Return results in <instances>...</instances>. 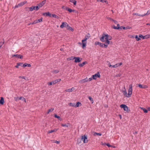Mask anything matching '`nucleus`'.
Instances as JSON below:
<instances>
[{
  "label": "nucleus",
  "mask_w": 150,
  "mask_h": 150,
  "mask_svg": "<svg viewBox=\"0 0 150 150\" xmlns=\"http://www.w3.org/2000/svg\"><path fill=\"white\" fill-rule=\"evenodd\" d=\"M132 85L131 84L129 85V88L128 90V93L127 95V92L125 90L124 91H123V93L124 95H126V96L127 97H129L131 96L132 94Z\"/></svg>",
  "instance_id": "nucleus-1"
},
{
  "label": "nucleus",
  "mask_w": 150,
  "mask_h": 150,
  "mask_svg": "<svg viewBox=\"0 0 150 150\" xmlns=\"http://www.w3.org/2000/svg\"><path fill=\"white\" fill-rule=\"evenodd\" d=\"M104 38L105 40H111L112 38V37L108 34L103 33L102 35V37L100 38V40L101 42H104L105 41Z\"/></svg>",
  "instance_id": "nucleus-2"
},
{
  "label": "nucleus",
  "mask_w": 150,
  "mask_h": 150,
  "mask_svg": "<svg viewBox=\"0 0 150 150\" xmlns=\"http://www.w3.org/2000/svg\"><path fill=\"white\" fill-rule=\"evenodd\" d=\"M82 140L84 143H86L88 142L87 136L86 134L81 136V138H78L77 139V142L78 144L81 143V140Z\"/></svg>",
  "instance_id": "nucleus-3"
},
{
  "label": "nucleus",
  "mask_w": 150,
  "mask_h": 150,
  "mask_svg": "<svg viewBox=\"0 0 150 150\" xmlns=\"http://www.w3.org/2000/svg\"><path fill=\"white\" fill-rule=\"evenodd\" d=\"M100 75L99 72H98L97 73L92 76V77L93 79L94 80L96 79L97 78H100Z\"/></svg>",
  "instance_id": "nucleus-4"
},
{
  "label": "nucleus",
  "mask_w": 150,
  "mask_h": 150,
  "mask_svg": "<svg viewBox=\"0 0 150 150\" xmlns=\"http://www.w3.org/2000/svg\"><path fill=\"white\" fill-rule=\"evenodd\" d=\"M95 45H99L100 47H102L107 48V46L106 45H104V44L103 43H100L98 42H95Z\"/></svg>",
  "instance_id": "nucleus-5"
},
{
  "label": "nucleus",
  "mask_w": 150,
  "mask_h": 150,
  "mask_svg": "<svg viewBox=\"0 0 150 150\" xmlns=\"http://www.w3.org/2000/svg\"><path fill=\"white\" fill-rule=\"evenodd\" d=\"M39 9L38 6H33L29 8L30 10V11H32L33 10H35L36 11L38 10Z\"/></svg>",
  "instance_id": "nucleus-6"
},
{
  "label": "nucleus",
  "mask_w": 150,
  "mask_h": 150,
  "mask_svg": "<svg viewBox=\"0 0 150 150\" xmlns=\"http://www.w3.org/2000/svg\"><path fill=\"white\" fill-rule=\"evenodd\" d=\"M74 58L75 59L74 62L76 63H78V62H79L81 61V60L82 59V58H81L79 57H75Z\"/></svg>",
  "instance_id": "nucleus-7"
},
{
  "label": "nucleus",
  "mask_w": 150,
  "mask_h": 150,
  "mask_svg": "<svg viewBox=\"0 0 150 150\" xmlns=\"http://www.w3.org/2000/svg\"><path fill=\"white\" fill-rule=\"evenodd\" d=\"M90 37V34L89 33H88L87 34V35H86L85 36V37L82 40V42H86V40L89 39Z\"/></svg>",
  "instance_id": "nucleus-8"
},
{
  "label": "nucleus",
  "mask_w": 150,
  "mask_h": 150,
  "mask_svg": "<svg viewBox=\"0 0 150 150\" xmlns=\"http://www.w3.org/2000/svg\"><path fill=\"white\" fill-rule=\"evenodd\" d=\"M111 28H113L115 30H120V29H121V27L120 26V25L119 24H117V26L116 27L114 25H113L112 26Z\"/></svg>",
  "instance_id": "nucleus-9"
},
{
  "label": "nucleus",
  "mask_w": 150,
  "mask_h": 150,
  "mask_svg": "<svg viewBox=\"0 0 150 150\" xmlns=\"http://www.w3.org/2000/svg\"><path fill=\"white\" fill-rule=\"evenodd\" d=\"M12 57H15L16 58L22 59L23 58V56L20 54H13Z\"/></svg>",
  "instance_id": "nucleus-10"
},
{
  "label": "nucleus",
  "mask_w": 150,
  "mask_h": 150,
  "mask_svg": "<svg viewBox=\"0 0 150 150\" xmlns=\"http://www.w3.org/2000/svg\"><path fill=\"white\" fill-rule=\"evenodd\" d=\"M46 0H44L40 2L38 4H37V6H38L39 8H40L42 7L45 3Z\"/></svg>",
  "instance_id": "nucleus-11"
},
{
  "label": "nucleus",
  "mask_w": 150,
  "mask_h": 150,
  "mask_svg": "<svg viewBox=\"0 0 150 150\" xmlns=\"http://www.w3.org/2000/svg\"><path fill=\"white\" fill-rule=\"evenodd\" d=\"M66 28L69 30H71L72 32L74 30V29L71 27L67 24V25H66Z\"/></svg>",
  "instance_id": "nucleus-12"
},
{
  "label": "nucleus",
  "mask_w": 150,
  "mask_h": 150,
  "mask_svg": "<svg viewBox=\"0 0 150 150\" xmlns=\"http://www.w3.org/2000/svg\"><path fill=\"white\" fill-rule=\"evenodd\" d=\"M88 81V78L86 77L85 79L80 80L79 81V83H85L86 82H87Z\"/></svg>",
  "instance_id": "nucleus-13"
},
{
  "label": "nucleus",
  "mask_w": 150,
  "mask_h": 150,
  "mask_svg": "<svg viewBox=\"0 0 150 150\" xmlns=\"http://www.w3.org/2000/svg\"><path fill=\"white\" fill-rule=\"evenodd\" d=\"M67 23L66 22H63L62 23L61 25H60V28H63L64 27L66 28V25Z\"/></svg>",
  "instance_id": "nucleus-14"
},
{
  "label": "nucleus",
  "mask_w": 150,
  "mask_h": 150,
  "mask_svg": "<svg viewBox=\"0 0 150 150\" xmlns=\"http://www.w3.org/2000/svg\"><path fill=\"white\" fill-rule=\"evenodd\" d=\"M27 2V1H24L23 2H21L20 3L18 4V6H19V7L22 6Z\"/></svg>",
  "instance_id": "nucleus-15"
},
{
  "label": "nucleus",
  "mask_w": 150,
  "mask_h": 150,
  "mask_svg": "<svg viewBox=\"0 0 150 150\" xmlns=\"http://www.w3.org/2000/svg\"><path fill=\"white\" fill-rule=\"evenodd\" d=\"M61 81V79H56L55 80L53 81V84L54 85L57 83L60 82Z\"/></svg>",
  "instance_id": "nucleus-16"
},
{
  "label": "nucleus",
  "mask_w": 150,
  "mask_h": 150,
  "mask_svg": "<svg viewBox=\"0 0 150 150\" xmlns=\"http://www.w3.org/2000/svg\"><path fill=\"white\" fill-rule=\"evenodd\" d=\"M65 9L67 11H68L69 13H71L72 12H74L75 11V10H72L70 8L68 7H66L65 8Z\"/></svg>",
  "instance_id": "nucleus-17"
},
{
  "label": "nucleus",
  "mask_w": 150,
  "mask_h": 150,
  "mask_svg": "<svg viewBox=\"0 0 150 150\" xmlns=\"http://www.w3.org/2000/svg\"><path fill=\"white\" fill-rule=\"evenodd\" d=\"M58 129H58V128H57V129L55 128L54 129H53V130H49L48 131V133H52L53 132H56L58 130Z\"/></svg>",
  "instance_id": "nucleus-18"
},
{
  "label": "nucleus",
  "mask_w": 150,
  "mask_h": 150,
  "mask_svg": "<svg viewBox=\"0 0 150 150\" xmlns=\"http://www.w3.org/2000/svg\"><path fill=\"white\" fill-rule=\"evenodd\" d=\"M30 67L31 65L30 64H28L27 63H25L23 65L22 67Z\"/></svg>",
  "instance_id": "nucleus-19"
},
{
  "label": "nucleus",
  "mask_w": 150,
  "mask_h": 150,
  "mask_svg": "<svg viewBox=\"0 0 150 150\" xmlns=\"http://www.w3.org/2000/svg\"><path fill=\"white\" fill-rule=\"evenodd\" d=\"M105 42L104 44V45H106L107 46V47H108V44H110V43H112V42H110V41L108 40H105Z\"/></svg>",
  "instance_id": "nucleus-20"
},
{
  "label": "nucleus",
  "mask_w": 150,
  "mask_h": 150,
  "mask_svg": "<svg viewBox=\"0 0 150 150\" xmlns=\"http://www.w3.org/2000/svg\"><path fill=\"white\" fill-rule=\"evenodd\" d=\"M4 103V98L3 97H1L0 99V104L1 105H3Z\"/></svg>",
  "instance_id": "nucleus-21"
},
{
  "label": "nucleus",
  "mask_w": 150,
  "mask_h": 150,
  "mask_svg": "<svg viewBox=\"0 0 150 150\" xmlns=\"http://www.w3.org/2000/svg\"><path fill=\"white\" fill-rule=\"evenodd\" d=\"M74 87H72L71 88L66 89L65 91L66 92H71L74 90Z\"/></svg>",
  "instance_id": "nucleus-22"
},
{
  "label": "nucleus",
  "mask_w": 150,
  "mask_h": 150,
  "mask_svg": "<svg viewBox=\"0 0 150 150\" xmlns=\"http://www.w3.org/2000/svg\"><path fill=\"white\" fill-rule=\"evenodd\" d=\"M87 62L86 61H85L82 63L81 64H79V66L80 67H83L85 64H87Z\"/></svg>",
  "instance_id": "nucleus-23"
},
{
  "label": "nucleus",
  "mask_w": 150,
  "mask_h": 150,
  "mask_svg": "<svg viewBox=\"0 0 150 150\" xmlns=\"http://www.w3.org/2000/svg\"><path fill=\"white\" fill-rule=\"evenodd\" d=\"M54 117L55 118L58 119L60 121H61L62 120V118L60 117V116H58L56 114H54Z\"/></svg>",
  "instance_id": "nucleus-24"
},
{
  "label": "nucleus",
  "mask_w": 150,
  "mask_h": 150,
  "mask_svg": "<svg viewBox=\"0 0 150 150\" xmlns=\"http://www.w3.org/2000/svg\"><path fill=\"white\" fill-rule=\"evenodd\" d=\"M140 108L143 111L144 113H147L148 112V110L145 108L140 107Z\"/></svg>",
  "instance_id": "nucleus-25"
},
{
  "label": "nucleus",
  "mask_w": 150,
  "mask_h": 150,
  "mask_svg": "<svg viewBox=\"0 0 150 150\" xmlns=\"http://www.w3.org/2000/svg\"><path fill=\"white\" fill-rule=\"evenodd\" d=\"M80 106L81 105V103L79 102H77L76 103V105L75 104V107H79L80 106Z\"/></svg>",
  "instance_id": "nucleus-26"
},
{
  "label": "nucleus",
  "mask_w": 150,
  "mask_h": 150,
  "mask_svg": "<svg viewBox=\"0 0 150 150\" xmlns=\"http://www.w3.org/2000/svg\"><path fill=\"white\" fill-rule=\"evenodd\" d=\"M82 42V47L83 49H84L86 45V42Z\"/></svg>",
  "instance_id": "nucleus-27"
},
{
  "label": "nucleus",
  "mask_w": 150,
  "mask_h": 150,
  "mask_svg": "<svg viewBox=\"0 0 150 150\" xmlns=\"http://www.w3.org/2000/svg\"><path fill=\"white\" fill-rule=\"evenodd\" d=\"M69 2L73 3L75 6L76 5V1L75 0H69Z\"/></svg>",
  "instance_id": "nucleus-28"
},
{
  "label": "nucleus",
  "mask_w": 150,
  "mask_h": 150,
  "mask_svg": "<svg viewBox=\"0 0 150 150\" xmlns=\"http://www.w3.org/2000/svg\"><path fill=\"white\" fill-rule=\"evenodd\" d=\"M133 15H136L138 16H141V17H143L144 16V14L143 15H140L138 13H133Z\"/></svg>",
  "instance_id": "nucleus-29"
},
{
  "label": "nucleus",
  "mask_w": 150,
  "mask_h": 150,
  "mask_svg": "<svg viewBox=\"0 0 150 150\" xmlns=\"http://www.w3.org/2000/svg\"><path fill=\"white\" fill-rule=\"evenodd\" d=\"M51 16H52L53 17H54L57 19H58L59 18V16L54 14H52L51 15Z\"/></svg>",
  "instance_id": "nucleus-30"
},
{
  "label": "nucleus",
  "mask_w": 150,
  "mask_h": 150,
  "mask_svg": "<svg viewBox=\"0 0 150 150\" xmlns=\"http://www.w3.org/2000/svg\"><path fill=\"white\" fill-rule=\"evenodd\" d=\"M54 109L53 108H51L50 109H49L47 110V114H48L50 112H52L53 111Z\"/></svg>",
  "instance_id": "nucleus-31"
},
{
  "label": "nucleus",
  "mask_w": 150,
  "mask_h": 150,
  "mask_svg": "<svg viewBox=\"0 0 150 150\" xmlns=\"http://www.w3.org/2000/svg\"><path fill=\"white\" fill-rule=\"evenodd\" d=\"M61 126L62 127H68L69 125V123H67V124H61Z\"/></svg>",
  "instance_id": "nucleus-32"
},
{
  "label": "nucleus",
  "mask_w": 150,
  "mask_h": 150,
  "mask_svg": "<svg viewBox=\"0 0 150 150\" xmlns=\"http://www.w3.org/2000/svg\"><path fill=\"white\" fill-rule=\"evenodd\" d=\"M139 38H142L143 39H145V35L144 36H143L141 34L139 35Z\"/></svg>",
  "instance_id": "nucleus-33"
},
{
  "label": "nucleus",
  "mask_w": 150,
  "mask_h": 150,
  "mask_svg": "<svg viewBox=\"0 0 150 150\" xmlns=\"http://www.w3.org/2000/svg\"><path fill=\"white\" fill-rule=\"evenodd\" d=\"M74 57H75L74 56H71L70 57L68 58L67 59V60L69 61L73 60L74 59Z\"/></svg>",
  "instance_id": "nucleus-34"
},
{
  "label": "nucleus",
  "mask_w": 150,
  "mask_h": 150,
  "mask_svg": "<svg viewBox=\"0 0 150 150\" xmlns=\"http://www.w3.org/2000/svg\"><path fill=\"white\" fill-rule=\"evenodd\" d=\"M88 98L90 100L91 103H93L94 101L92 98L91 96H89L88 97Z\"/></svg>",
  "instance_id": "nucleus-35"
},
{
  "label": "nucleus",
  "mask_w": 150,
  "mask_h": 150,
  "mask_svg": "<svg viewBox=\"0 0 150 150\" xmlns=\"http://www.w3.org/2000/svg\"><path fill=\"white\" fill-rule=\"evenodd\" d=\"M69 105L73 107H75V103H69Z\"/></svg>",
  "instance_id": "nucleus-36"
},
{
  "label": "nucleus",
  "mask_w": 150,
  "mask_h": 150,
  "mask_svg": "<svg viewBox=\"0 0 150 150\" xmlns=\"http://www.w3.org/2000/svg\"><path fill=\"white\" fill-rule=\"evenodd\" d=\"M93 135L94 136H95L96 135H97L101 136L102 135V134L101 133H97L96 132H95L94 133Z\"/></svg>",
  "instance_id": "nucleus-37"
},
{
  "label": "nucleus",
  "mask_w": 150,
  "mask_h": 150,
  "mask_svg": "<svg viewBox=\"0 0 150 150\" xmlns=\"http://www.w3.org/2000/svg\"><path fill=\"white\" fill-rule=\"evenodd\" d=\"M52 14H51L49 12H46V16H48L50 17H51Z\"/></svg>",
  "instance_id": "nucleus-38"
},
{
  "label": "nucleus",
  "mask_w": 150,
  "mask_h": 150,
  "mask_svg": "<svg viewBox=\"0 0 150 150\" xmlns=\"http://www.w3.org/2000/svg\"><path fill=\"white\" fill-rule=\"evenodd\" d=\"M19 99L24 101L25 102H26L25 99L23 97H20Z\"/></svg>",
  "instance_id": "nucleus-39"
},
{
  "label": "nucleus",
  "mask_w": 150,
  "mask_h": 150,
  "mask_svg": "<svg viewBox=\"0 0 150 150\" xmlns=\"http://www.w3.org/2000/svg\"><path fill=\"white\" fill-rule=\"evenodd\" d=\"M135 39L137 41H139L141 39L140 38L138 37L137 35H136L135 37Z\"/></svg>",
  "instance_id": "nucleus-40"
},
{
  "label": "nucleus",
  "mask_w": 150,
  "mask_h": 150,
  "mask_svg": "<svg viewBox=\"0 0 150 150\" xmlns=\"http://www.w3.org/2000/svg\"><path fill=\"white\" fill-rule=\"evenodd\" d=\"M59 72L58 70H54L52 71V72L54 74H57Z\"/></svg>",
  "instance_id": "nucleus-41"
},
{
  "label": "nucleus",
  "mask_w": 150,
  "mask_h": 150,
  "mask_svg": "<svg viewBox=\"0 0 150 150\" xmlns=\"http://www.w3.org/2000/svg\"><path fill=\"white\" fill-rule=\"evenodd\" d=\"M123 109L124 111H125L127 112L128 110V107L127 106H126V107H125V108H124Z\"/></svg>",
  "instance_id": "nucleus-42"
},
{
  "label": "nucleus",
  "mask_w": 150,
  "mask_h": 150,
  "mask_svg": "<svg viewBox=\"0 0 150 150\" xmlns=\"http://www.w3.org/2000/svg\"><path fill=\"white\" fill-rule=\"evenodd\" d=\"M126 106L127 105L125 104H122L121 105H120V107L121 108H123L124 109V108H125V107H126Z\"/></svg>",
  "instance_id": "nucleus-43"
},
{
  "label": "nucleus",
  "mask_w": 150,
  "mask_h": 150,
  "mask_svg": "<svg viewBox=\"0 0 150 150\" xmlns=\"http://www.w3.org/2000/svg\"><path fill=\"white\" fill-rule=\"evenodd\" d=\"M104 145H106L108 147H110L112 146L110 145L109 143H104Z\"/></svg>",
  "instance_id": "nucleus-44"
},
{
  "label": "nucleus",
  "mask_w": 150,
  "mask_h": 150,
  "mask_svg": "<svg viewBox=\"0 0 150 150\" xmlns=\"http://www.w3.org/2000/svg\"><path fill=\"white\" fill-rule=\"evenodd\" d=\"M150 14V10L147 11V13H146L144 14V16L146 15H149Z\"/></svg>",
  "instance_id": "nucleus-45"
},
{
  "label": "nucleus",
  "mask_w": 150,
  "mask_h": 150,
  "mask_svg": "<svg viewBox=\"0 0 150 150\" xmlns=\"http://www.w3.org/2000/svg\"><path fill=\"white\" fill-rule=\"evenodd\" d=\"M145 39L150 38V34H147L145 35Z\"/></svg>",
  "instance_id": "nucleus-46"
},
{
  "label": "nucleus",
  "mask_w": 150,
  "mask_h": 150,
  "mask_svg": "<svg viewBox=\"0 0 150 150\" xmlns=\"http://www.w3.org/2000/svg\"><path fill=\"white\" fill-rule=\"evenodd\" d=\"M148 88V86L146 85H144L142 86V88Z\"/></svg>",
  "instance_id": "nucleus-47"
},
{
  "label": "nucleus",
  "mask_w": 150,
  "mask_h": 150,
  "mask_svg": "<svg viewBox=\"0 0 150 150\" xmlns=\"http://www.w3.org/2000/svg\"><path fill=\"white\" fill-rule=\"evenodd\" d=\"M42 17H41L40 18L37 20L38 23L39 22H41L42 21Z\"/></svg>",
  "instance_id": "nucleus-48"
},
{
  "label": "nucleus",
  "mask_w": 150,
  "mask_h": 150,
  "mask_svg": "<svg viewBox=\"0 0 150 150\" xmlns=\"http://www.w3.org/2000/svg\"><path fill=\"white\" fill-rule=\"evenodd\" d=\"M100 1L102 2H103V3H104V2H105V3H106V4H108V2L106 0H100Z\"/></svg>",
  "instance_id": "nucleus-49"
},
{
  "label": "nucleus",
  "mask_w": 150,
  "mask_h": 150,
  "mask_svg": "<svg viewBox=\"0 0 150 150\" xmlns=\"http://www.w3.org/2000/svg\"><path fill=\"white\" fill-rule=\"evenodd\" d=\"M19 66H21L22 67L23 65V62H18V63Z\"/></svg>",
  "instance_id": "nucleus-50"
},
{
  "label": "nucleus",
  "mask_w": 150,
  "mask_h": 150,
  "mask_svg": "<svg viewBox=\"0 0 150 150\" xmlns=\"http://www.w3.org/2000/svg\"><path fill=\"white\" fill-rule=\"evenodd\" d=\"M4 43V42H0V49L1 48V47Z\"/></svg>",
  "instance_id": "nucleus-51"
},
{
  "label": "nucleus",
  "mask_w": 150,
  "mask_h": 150,
  "mask_svg": "<svg viewBox=\"0 0 150 150\" xmlns=\"http://www.w3.org/2000/svg\"><path fill=\"white\" fill-rule=\"evenodd\" d=\"M53 84V82L51 81V82H49L48 83V84L49 86H50L52 85Z\"/></svg>",
  "instance_id": "nucleus-52"
},
{
  "label": "nucleus",
  "mask_w": 150,
  "mask_h": 150,
  "mask_svg": "<svg viewBox=\"0 0 150 150\" xmlns=\"http://www.w3.org/2000/svg\"><path fill=\"white\" fill-rule=\"evenodd\" d=\"M38 23V21H37V20H35V21H34L33 22V23L34 24H35L37 23Z\"/></svg>",
  "instance_id": "nucleus-53"
},
{
  "label": "nucleus",
  "mask_w": 150,
  "mask_h": 150,
  "mask_svg": "<svg viewBox=\"0 0 150 150\" xmlns=\"http://www.w3.org/2000/svg\"><path fill=\"white\" fill-rule=\"evenodd\" d=\"M121 29H120V30H122V29H123L124 30L126 29L125 27H124V26H121Z\"/></svg>",
  "instance_id": "nucleus-54"
},
{
  "label": "nucleus",
  "mask_w": 150,
  "mask_h": 150,
  "mask_svg": "<svg viewBox=\"0 0 150 150\" xmlns=\"http://www.w3.org/2000/svg\"><path fill=\"white\" fill-rule=\"evenodd\" d=\"M126 29H129L132 28L131 27L129 26H127V27H125Z\"/></svg>",
  "instance_id": "nucleus-55"
},
{
  "label": "nucleus",
  "mask_w": 150,
  "mask_h": 150,
  "mask_svg": "<svg viewBox=\"0 0 150 150\" xmlns=\"http://www.w3.org/2000/svg\"><path fill=\"white\" fill-rule=\"evenodd\" d=\"M142 85H141L140 84H138V86L141 88H142Z\"/></svg>",
  "instance_id": "nucleus-56"
},
{
  "label": "nucleus",
  "mask_w": 150,
  "mask_h": 150,
  "mask_svg": "<svg viewBox=\"0 0 150 150\" xmlns=\"http://www.w3.org/2000/svg\"><path fill=\"white\" fill-rule=\"evenodd\" d=\"M19 78H22V79H25V77H24V76H19Z\"/></svg>",
  "instance_id": "nucleus-57"
},
{
  "label": "nucleus",
  "mask_w": 150,
  "mask_h": 150,
  "mask_svg": "<svg viewBox=\"0 0 150 150\" xmlns=\"http://www.w3.org/2000/svg\"><path fill=\"white\" fill-rule=\"evenodd\" d=\"M113 21L114 22V23L115 24H117L118 22L116 20H113Z\"/></svg>",
  "instance_id": "nucleus-58"
},
{
  "label": "nucleus",
  "mask_w": 150,
  "mask_h": 150,
  "mask_svg": "<svg viewBox=\"0 0 150 150\" xmlns=\"http://www.w3.org/2000/svg\"><path fill=\"white\" fill-rule=\"evenodd\" d=\"M54 143H57V144H59L60 143V142L59 141H57V140H56L54 142Z\"/></svg>",
  "instance_id": "nucleus-59"
},
{
  "label": "nucleus",
  "mask_w": 150,
  "mask_h": 150,
  "mask_svg": "<svg viewBox=\"0 0 150 150\" xmlns=\"http://www.w3.org/2000/svg\"><path fill=\"white\" fill-rule=\"evenodd\" d=\"M109 67H111L113 68H115V65H110L109 66Z\"/></svg>",
  "instance_id": "nucleus-60"
},
{
  "label": "nucleus",
  "mask_w": 150,
  "mask_h": 150,
  "mask_svg": "<svg viewBox=\"0 0 150 150\" xmlns=\"http://www.w3.org/2000/svg\"><path fill=\"white\" fill-rule=\"evenodd\" d=\"M117 64H118V66H120L122 64V62L120 63H117Z\"/></svg>",
  "instance_id": "nucleus-61"
},
{
  "label": "nucleus",
  "mask_w": 150,
  "mask_h": 150,
  "mask_svg": "<svg viewBox=\"0 0 150 150\" xmlns=\"http://www.w3.org/2000/svg\"><path fill=\"white\" fill-rule=\"evenodd\" d=\"M34 24L33 23V22H32V23H28V25H33Z\"/></svg>",
  "instance_id": "nucleus-62"
},
{
  "label": "nucleus",
  "mask_w": 150,
  "mask_h": 150,
  "mask_svg": "<svg viewBox=\"0 0 150 150\" xmlns=\"http://www.w3.org/2000/svg\"><path fill=\"white\" fill-rule=\"evenodd\" d=\"M19 65H18V63H17V65L15 66V67L18 68Z\"/></svg>",
  "instance_id": "nucleus-63"
},
{
  "label": "nucleus",
  "mask_w": 150,
  "mask_h": 150,
  "mask_svg": "<svg viewBox=\"0 0 150 150\" xmlns=\"http://www.w3.org/2000/svg\"><path fill=\"white\" fill-rule=\"evenodd\" d=\"M115 68H116V67H118V64H117H117H115Z\"/></svg>",
  "instance_id": "nucleus-64"
}]
</instances>
